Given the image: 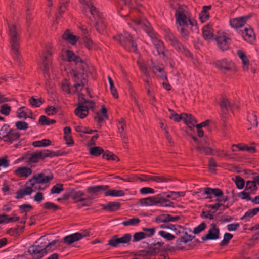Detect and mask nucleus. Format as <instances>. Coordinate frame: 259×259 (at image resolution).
<instances>
[{"instance_id":"nucleus-1","label":"nucleus","mask_w":259,"mask_h":259,"mask_svg":"<svg viewBox=\"0 0 259 259\" xmlns=\"http://www.w3.org/2000/svg\"><path fill=\"white\" fill-rule=\"evenodd\" d=\"M61 57L63 60L73 62L76 66L69 72L68 76L74 82V88L80 92L87 83V75L84 71L88 64L73 51L69 50H62Z\"/></svg>"},{"instance_id":"nucleus-2","label":"nucleus","mask_w":259,"mask_h":259,"mask_svg":"<svg viewBox=\"0 0 259 259\" xmlns=\"http://www.w3.org/2000/svg\"><path fill=\"white\" fill-rule=\"evenodd\" d=\"M175 18L177 27L181 36L187 39L189 36L188 28L189 26L197 28L196 20L191 18L187 7L185 6H180L176 11Z\"/></svg>"},{"instance_id":"nucleus-3","label":"nucleus","mask_w":259,"mask_h":259,"mask_svg":"<svg viewBox=\"0 0 259 259\" xmlns=\"http://www.w3.org/2000/svg\"><path fill=\"white\" fill-rule=\"evenodd\" d=\"M81 4L82 11L84 13L89 12L96 20V29L100 33H103L107 27L106 22L103 17V15L101 13L98 9L96 7V2L95 0H79Z\"/></svg>"},{"instance_id":"nucleus-4","label":"nucleus","mask_w":259,"mask_h":259,"mask_svg":"<svg viewBox=\"0 0 259 259\" xmlns=\"http://www.w3.org/2000/svg\"><path fill=\"white\" fill-rule=\"evenodd\" d=\"M129 25H134L136 26H145L147 27L149 31V36L151 37L152 42L156 48L159 55H161L163 57L165 56V49L163 42L160 40L159 36L155 33L151 32L150 27H148L149 23L145 19L139 20L134 19L132 20V23H128Z\"/></svg>"},{"instance_id":"nucleus-5","label":"nucleus","mask_w":259,"mask_h":259,"mask_svg":"<svg viewBox=\"0 0 259 259\" xmlns=\"http://www.w3.org/2000/svg\"><path fill=\"white\" fill-rule=\"evenodd\" d=\"M114 39L128 51L137 53V44L135 38L128 32H124L123 34L116 35L114 37Z\"/></svg>"},{"instance_id":"nucleus-6","label":"nucleus","mask_w":259,"mask_h":259,"mask_svg":"<svg viewBox=\"0 0 259 259\" xmlns=\"http://www.w3.org/2000/svg\"><path fill=\"white\" fill-rule=\"evenodd\" d=\"M57 240H53L47 245H34L29 247L28 252L32 255L33 258L38 259L41 258L47 253L48 251L51 249L52 246L57 242Z\"/></svg>"},{"instance_id":"nucleus-7","label":"nucleus","mask_w":259,"mask_h":259,"mask_svg":"<svg viewBox=\"0 0 259 259\" xmlns=\"http://www.w3.org/2000/svg\"><path fill=\"white\" fill-rule=\"evenodd\" d=\"M9 34L13 57L19 60V37L16 27L14 25H9Z\"/></svg>"},{"instance_id":"nucleus-8","label":"nucleus","mask_w":259,"mask_h":259,"mask_svg":"<svg viewBox=\"0 0 259 259\" xmlns=\"http://www.w3.org/2000/svg\"><path fill=\"white\" fill-rule=\"evenodd\" d=\"M164 36L166 40L179 52L182 53L186 56L190 55V52L180 43L177 37L169 29H166L164 32Z\"/></svg>"},{"instance_id":"nucleus-9","label":"nucleus","mask_w":259,"mask_h":259,"mask_svg":"<svg viewBox=\"0 0 259 259\" xmlns=\"http://www.w3.org/2000/svg\"><path fill=\"white\" fill-rule=\"evenodd\" d=\"M204 193L208 195L205 199L212 198L211 195H213L217 197L215 200L218 203H225L228 200V196L223 195L222 191L218 188H211L210 187H206L204 189Z\"/></svg>"},{"instance_id":"nucleus-10","label":"nucleus","mask_w":259,"mask_h":259,"mask_svg":"<svg viewBox=\"0 0 259 259\" xmlns=\"http://www.w3.org/2000/svg\"><path fill=\"white\" fill-rule=\"evenodd\" d=\"M53 178L52 175H46L44 173L37 174L30 179L26 184H30L31 186H35L36 184H48Z\"/></svg>"},{"instance_id":"nucleus-11","label":"nucleus","mask_w":259,"mask_h":259,"mask_svg":"<svg viewBox=\"0 0 259 259\" xmlns=\"http://www.w3.org/2000/svg\"><path fill=\"white\" fill-rule=\"evenodd\" d=\"M154 206L173 207L174 203L168 200L167 192H163L153 196Z\"/></svg>"},{"instance_id":"nucleus-12","label":"nucleus","mask_w":259,"mask_h":259,"mask_svg":"<svg viewBox=\"0 0 259 259\" xmlns=\"http://www.w3.org/2000/svg\"><path fill=\"white\" fill-rule=\"evenodd\" d=\"M239 33L246 41L252 43L255 39V34L252 28L249 25L244 27L243 29H240Z\"/></svg>"},{"instance_id":"nucleus-13","label":"nucleus","mask_w":259,"mask_h":259,"mask_svg":"<svg viewBox=\"0 0 259 259\" xmlns=\"http://www.w3.org/2000/svg\"><path fill=\"white\" fill-rule=\"evenodd\" d=\"M89 235V232L87 231H83L81 233L77 232L65 236L63 238V241L65 244L70 245L72 243L80 240L83 237Z\"/></svg>"},{"instance_id":"nucleus-14","label":"nucleus","mask_w":259,"mask_h":259,"mask_svg":"<svg viewBox=\"0 0 259 259\" xmlns=\"http://www.w3.org/2000/svg\"><path fill=\"white\" fill-rule=\"evenodd\" d=\"M69 195L75 202L79 203L78 205L81 207L89 205L87 200L82 197L84 193L81 191L73 190L70 192Z\"/></svg>"},{"instance_id":"nucleus-15","label":"nucleus","mask_w":259,"mask_h":259,"mask_svg":"<svg viewBox=\"0 0 259 259\" xmlns=\"http://www.w3.org/2000/svg\"><path fill=\"white\" fill-rule=\"evenodd\" d=\"M218 47L222 51H225L229 49L230 44V38L224 33H220L215 37Z\"/></svg>"},{"instance_id":"nucleus-16","label":"nucleus","mask_w":259,"mask_h":259,"mask_svg":"<svg viewBox=\"0 0 259 259\" xmlns=\"http://www.w3.org/2000/svg\"><path fill=\"white\" fill-rule=\"evenodd\" d=\"M52 53L50 51L47 50L46 53L42 54V65L44 76L46 78H49V69L51 63V56Z\"/></svg>"},{"instance_id":"nucleus-17","label":"nucleus","mask_w":259,"mask_h":259,"mask_svg":"<svg viewBox=\"0 0 259 259\" xmlns=\"http://www.w3.org/2000/svg\"><path fill=\"white\" fill-rule=\"evenodd\" d=\"M220 106L221 109V116L223 118H227L228 113L231 110L234 106L231 101L228 99L222 97L220 102Z\"/></svg>"},{"instance_id":"nucleus-18","label":"nucleus","mask_w":259,"mask_h":259,"mask_svg":"<svg viewBox=\"0 0 259 259\" xmlns=\"http://www.w3.org/2000/svg\"><path fill=\"white\" fill-rule=\"evenodd\" d=\"M51 156V152L49 150H44L32 153L29 158L28 161L30 163H36L40 159H42Z\"/></svg>"},{"instance_id":"nucleus-19","label":"nucleus","mask_w":259,"mask_h":259,"mask_svg":"<svg viewBox=\"0 0 259 259\" xmlns=\"http://www.w3.org/2000/svg\"><path fill=\"white\" fill-rule=\"evenodd\" d=\"M219 229L216 227L215 224H212L207 234L202 237V240L204 241L208 240H217L219 238Z\"/></svg>"},{"instance_id":"nucleus-20","label":"nucleus","mask_w":259,"mask_h":259,"mask_svg":"<svg viewBox=\"0 0 259 259\" xmlns=\"http://www.w3.org/2000/svg\"><path fill=\"white\" fill-rule=\"evenodd\" d=\"M250 18V15H247L231 19L230 20V25L232 28H241Z\"/></svg>"},{"instance_id":"nucleus-21","label":"nucleus","mask_w":259,"mask_h":259,"mask_svg":"<svg viewBox=\"0 0 259 259\" xmlns=\"http://www.w3.org/2000/svg\"><path fill=\"white\" fill-rule=\"evenodd\" d=\"M216 66L220 69H224L227 71H232L235 69L234 63L226 59L218 61L216 63Z\"/></svg>"},{"instance_id":"nucleus-22","label":"nucleus","mask_w":259,"mask_h":259,"mask_svg":"<svg viewBox=\"0 0 259 259\" xmlns=\"http://www.w3.org/2000/svg\"><path fill=\"white\" fill-rule=\"evenodd\" d=\"M13 172L18 177L26 178L32 174V170L29 167L22 166L18 167Z\"/></svg>"},{"instance_id":"nucleus-23","label":"nucleus","mask_w":259,"mask_h":259,"mask_svg":"<svg viewBox=\"0 0 259 259\" xmlns=\"http://www.w3.org/2000/svg\"><path fill=\"white\" fill-rule=\"evenodd\" d=\"M109 189V186L107 185H97L89 187L87 188V191L92 195H98L100 194L102 191H106Z\"/></svg>"},{"instance_id":"nucleus-24","label":"nucleus","mask_w":259,"mask_h":259,"mask_svg":"<svg viewBox=\"0 0 259 259\" xmlns=\"http://www.w3.org/2000/svg\"><path fill=\"white\" fill-rule=\"evenodd\" d=\"M151 69L153 73L157 76L163 79H166V76L162 67L157 66L151 61Z\"/></svg>"},{"instance_id":"nucleus-25","label":"nucleus","mask_w":259,"mask_h":259,"mask_svg":"<svg viewBox=\"0 0 259 259\" xmlns=\"http://www.w3.org/2000/svg\"><path fill=\"white\" fill-rule=\"evenodd\" d=\"M101 207L103 210L113 212L120 208V204L118 202H109L105 204H101Z\"/></svg>"},{"instance_id":"nucleus-26","label":"nucleus","mask_w":259,"mask_h":259,"mask_svg":"<svg viewBox=\"0 0 259 259\" xmlns=\"http://www.w3.org/2000/svg\"><path fill=\"white\" fill-rule=\"evenodd\" d=\"M63 39L71 45H75L79 39V37L74 35L69 30H66L62 35Z\"/></svg>"},{"instance_id":"nucleus-27","label":"nucleus","mask_w":259,"mask_h":259,"mask_svg":"<svg viewBox=\"0 0 259 259\" xmlns=\"http://www.w3.org/2000/svg\"><path fill=\"white\" fill-rule=\"evenodd\" d=\"M202 34L205 40H209L212 39L213 36V29L212 25L207 24L204 26L202 29Z\"/></svg>"},{"instance_id":"nucleus-28","label":"nucleus","mask_w":259,"mask_h":259,"mask_svg":"<svg viewBox=\"0 0 259 259\" xmlns=\"http://www.w3.org/2000/svg\"><path fill=\"white\" fill-rule=\"evenodd\" d=\"M163 243L158 242L155 244H152L148 247L147 252L149 255L154 256L157 254L160 251V247L162 246Z\"/></svg>"},{"instance_id":"nucleus-29","label":"nucleus","mask_w":259,"mask_h":259,"mask_svg":"<svg viewBox=\"0 0 259 259\" xmlns=\"http://www.w3.org/2000/svg\"><path fill=\"white\" fill-rule=\"evenodd\" d=\"M182 119L190 128L195 126L197 123L196 119L191 115L187 113L181 114Z\"/></svg>"},{"instance_id":"nucleus-30","label":"nucleus","mask_w":259,"mask_h":259,"mask_svg":"<svg viewBox=\"0 0 259 259\" xmlns=\"http://www.w3.org/2000/svg\"><path fill=\"white\" fill-rule=\"evenodd\" d=\"M8 133L6 136L7 137L4 140L5 142L11 143L14 141L17 140L20 137L19 133L16 130H12L10 128Z\"/></svg>"},{"instance_id":"nucleus-31","label":"nucleus","mask_w":259,"mask_h":259,"mask_svg":"<svg viewBox=\"0 0 259 259\" xmlns=\"http://www.w3.org/2000/svg\"><path fill=\"white\" fill-rule=\"evenodd\" d=\"M75 114L81 119L84 118L88 114L89 111L86 106L78 105L74 111Z\"/></svg>"},{"instance_id":"nucleus-32","label":"nucleus","mask_w":259,"mask_h":259,"mask_svg":"<svg viewBox=\"0 0 259 259\" xmlns=\"http://www.w3.org/2000/svg\"><path fill=\"white\" fill-rule=\"evenodd\" d=\"M61 88L62 90L64 92L68 94H74L79 91L76 89V88H74V85L73 87H70V84L68 81L66 80H64L61 84Z\"/></svg>"},{"instance_id":"nucleus-33","label":"nucleus","mask_w":259,"mask_h":259,"mask_svg":"<svg viewBox=\"0 0 259 259\" xmlns=\"http://www.w3.org/2000/svg\"><path fill=\"white\" fill-rule=\"evenodd\" d=\"M69 0H61L59 2L58 11L56 14L57 19L60 17L62 14H63L66 10Z\"/></svg>"},{"instance_id":"nucleus-34","label":"nucleus","mask_w":259,"mask_h":259,"mask_svg":"<svg viewBox=\"0 0 259 259\" xmlns=\"http://www.w3.org/2000/svg\"><path fill=\"white\" fill-rule=\"evenodd\" d=\"M258 212H259V207L249 209L245 212L244 215L241 218V220H244L245 222H247L250 218L256 215Z\"/></svg>"},{"instance_id":"nucleus-35","label":"nucleus","mask_w":259,"mask_h":259,"mask_svg":"<svg viewBox=\"0 0 259 259\" xmlns=\"http://www.w3.org/2000/svg\"><path fill=\"white\" fill-rule=\"evenodd\" d=\"M105 196H112V197H120L123 196L125 195V193L123 190H110L108 189L106 190L104 193Z\"/></svg>"},{"instance_id":"nucleus-36","label":"nucleus","mask_w":259,"mask_h":259,"mask_svg":"<svg viewBox=\"0 0 259 259\" xmlns=\"http://www.w3.org/2000/svg\"><path fill=\"white\" fill-rule=\"evenodd\" d=\"M193 239V237L191 235H188L187 233H185V235L181 237L176 241V247L178 249H182L183 247H180L181 243H187L188 242L191 241Z\"/></svg>"},{"instance_id":"nucleus-37","label":"nucleus","mask_w":259,"mask_h":259,"mask_svg":"<svg viewBox=\"0 0 259 259\" xmlns=\"http://www.w3.org/2000/svg\"><path fill=\"white\" fill-rule=\"evenodd\" d=\"M233 147H237L240 151H246L251 153H253L256 152L255 147L253 146H249L247 145H233Z\"/></svg>"},{"instance_id":"nucleus-38","label":"nucleus","mask_w":259,"mask_h":259,"mask_svg":"<svg viewBox=\"0 0 259 259\" xmlns=\"http://www.w3.org/2000/svg\"><path fill=\"white\" fill-rule=\"evenodd\" d=\"M257 189V188L256 185L253 180L252 181H248L246 182L245 191L250 192L251 193H254Z\"/></svg>"},{"instance_id":"nucleus-39","label":"nucleus","mask_w":259,"mask_h":259,"mask_svg":"<svg viewBox=\"0 0 259 259\" xmlns=\"http://www.w3.org/2000/svg\"><path fill=\"white\" fill-rule=\"evenodd\" d=\"M139 204L141 206H154L153 196L140 199Z\"/></svg>"},{"instance_id":"nucleus-40","label":"nucleus","mask_w":259,"mask_h":259,"mask_svg":"<svg viewBox=\"0 0 259 259\" xmlns=\"http://www.w3.org/2000/svg\"><path fill=\"white\" fill-rule=\"evenodd\" d=\"M140 220L138 218H133L127 220L123 221L122 224L124 226H136L139 225Z\"/></svg>"},{"instance_id":"nucleus-41","label":"nucleus","mask_w":259,"mask_h":259,"mask_svg":"<svg viewBox=\"0 0 259 259\" xmlns=\"http://www.w3.org/2000/svg\"><path fill=\"white\" fill-rule=\"evenodd\" d=\"M39 123L42 125H50L56 123L54 119H50L45 115H41L39 117Z\"/></svg>"},{"instance_id":"nucleus-42","label":"nucleus","mask_w":259,"mask_h":259,"mask_svg":"<svg viewBox=\"0 0 259 259\" xmlns=\"http://www.w3.org/2000/svg\"><path fill=\"white\" fill-rule=\"evenodd\" d=\"M51 141L49 139H44L40 141H36L32 143V145L35 147H46L51 145Z\"/></svg>"},{"instance_id":"nucleus-43","label":"nucleus","mask_w":259,"mask_h":259,"mask_svg":"<svg viewBox=\"0 0 259 259\" xmlns=\"http://www.w3.org/2000/svg\"><path fill=\"white\" fill-rule=\"evenodd\" d=\"M29 102L30 104L32 107H39L44 102V100L41 98H35L34 97H32L30 99H29Z\"/></svg>"},{"instance_id":"nucleus-44","label":"nucleus","mask_w":259,"mask_h":259,"mask_svg":"<svg viewBox=\"0 0 259 259\" xmlns=\"http://www.w3.org/2000/svg\"><path fill=\"white\" fill-rule=\"evenodd\" d=\"M185 193L184 192H174L169 191L167 192V198H171L173 200H176L177 198L184 196Z\"/></svg>"},{"instance_id":"nucleus-45","label":"nucleus","mask_w":259,"mask_h":259,"mask_svg":"<svg viewBox=\"0 0 259 259\" xmlns=\"http://www.w3.org/2000/svg\"><path fill=\"white\" fill-rule=\"evenodd\" d=\"M90 153L94 156H98L104 153V150L100 147L95 146L90 149Z\"/></svg>"},{"instance_id":"nucleus-46","label":"nucleus","mask_w":259,"mask_h":259,"mask_svg":"<svg viewBox=\"0 0 259 259\" xmlns=\"http://www.w3.org/2000/svg\"><path fill=\"white\" fill-rule=\"evenodd\" d=\"M17 116L19 118H24L31 117L27 114V112L25 111V107H21L19 108L17 111Z\"/></svg>"},{"instance_id":"nucleus-47","label":"nucleus","mask_w":259,"mask_h":259,"mask_svg":"<svg viewBox=\"0 0 259 259\" xmlns=\"http://www.w3.org/2000/svg\"><path fill=\"white\" fill-rule=\"evenodd\" d=\"M171 179L167 176H153V181L157 183H166L170 181Z\"/></svg>"},{"instance_id":"nucleus-48","label":"nucleus","mask_w":259,"mask_h":259,"mask_svg":"<svg viewBox=\"0 0 259 259\" xmlns=\"http://www.w3.org/2000/svg\"><path fill=\"white\" fill-rule=\"evenodd\" d=\"M131 235L130 234H125L121 237L117 236V240L119 244L128 243L131 239Z\"/></svg>"},{"instance_id":"nucleus-49","label":"nucleus","mask_w":259,"mask_h":259,"mask_svg":"<svg viewBox=\"0 0 259 259\" xmlns=\"http://www.w3.org/2000/svg\"><path fill=\"white\" fill-rule=\"evenodd\" d=\"M131 235L130 234H125L121 237L117 236V240L119 244L128 243L131 239Z\"/></svg>"},{"instance_id":"nucleus-50","label":"nucleus","mask_w":259,"mask_h":259,"mask_svg":"<svg viewBox=\"0 0 259 259\" xmlns=\"http://www.w3.org/2000/svg\"><path fill=\"white\" fill-rule=\"evenodd\" d=\"M103 157L108 160H119V158L115 155L108 151H106L103 153Z\"/></svg>"},{"instance_id":"nucleus-51","label":"nucleus","mask_w":259,"mask_h":259,"mask_svg":"<svg viewBox=\"0 0 259 259\" xmlns=\"http://www.w3.org/2000/svg\"><path fill=\"white\" fill-rule=\"evenodd\" d=\"M142 230L143 231L145 237H150L154 235L156 231L155 228H143Z\"/></svg>"},{"instance_id":"nucleus-52","label":"nucleus","mask_w":259,"mask_h":259,"mask_svg":"<svg viewBox=\"0 0 259 259\" xmlns=\"http://www.w3.org/2000/svg\"><path fill=\"white\" fill-rule=\"evenodd\" d=\"M19 211L21 213H25V214L33 209L30 204H24L19 206Z\"/></svg>"},{"instance_id":"nucleus-53","label":"nucleus","mask_w":259,"mask_h":259,"mask_svg":"<svg viewBox=\"0 0 259 259\" xmlns=\"http://www.w3.org/2000/svg\"><path fill=\"white\" fill-rule=\"evenodd\" d=\"M62 191H63V184L58 183L52 188L51 194H59Z\"/></svg>"},{"instance_id":"nucleus-54","label":"nucleus","mask_w":259,"mask_h":259,"mask_svg":"<svg viewBox=\"0 0 259 259\" xmlns=\"http://www.w3.org/2000/svg\"><path fill=\"white\" fill-rule=\"evenodd\" d=\"M158 234L162 237L165 238V239L168 241L172 240L175 238V236L173 235L172 234L163 230L159 231Z\"/></svg>"},{"instance_id":"nucleus-55","label":"nucleus","mask_w":259,"mask_h":259,"mask_svg":"<svg viewBox=\"0 0 259 259\" xmlns=\"http://www.w3.org/2000/svg\"><path fill=\"white\" fill-rule=\"evenodd\" d=\"M10 127L7 125H3L0 130V139L3 141L6 138L7 135L9 133Z\"/></svg>"},{"instance_id":"nucleus-56","label":"nucleus","mask_w":259,"mask_h":259,"mask_svg":"<svg viewBox=\"0 0 259 259\" xmlns=\"http://www.w3.org/2000/svg\"><path fill=\"white\" fill-rule=\"evenodd\" d=\"M237 187L239 189H242L244 186V180L240 176H237L234 180Z\"/></svg>"},{"instance_id":"nucleus-57","label":"nucleus","mask_w":259,"mask_h":259,"mask_svg":"<svg viewBox=\"0 0 259 259\" xmlns=\"http://www.w3.org/2000/svg\"><path fill=\"white\" fill-rule=\"evenodd\" d=\"M248 121L250 123L251 125L254 127L257 125V117L253 113H250L247 116Z\"/></svg>"},{"instance_id":"nucleus-58","label":"nucleus","mask_w":259,"mask_h":259,"mask_svg":"<svg viewBox=\"0 0 259 259\" xmlns=\"http://www.w3.org/2000/svg\"><path fill=\"white\" fill-rule=\"evenodd\" d=\"M212 154L221 158L229 156V155L226 151L222 150H213Z\"/></svg>"},{"instance_id":"nucleus-59","label":"nucleus","mask_w":259,"mask_h":259,"mask_svg":"<svg viewBox=\"0 0 259 259\" xmlns=\"http://www.w3.org/2000/svg\"><path fill=\"white\" fill-rule=\"evenodd\" d=\"M196 150L200 153H203L205 155L212 154L213 151L209 148L201 146H197L196 147Z\"/></svg>"},{"instance_id":"nucleus-60","label":"nucleus","mask_w":259,"mask_h":259,"mask_svg":"<svg viewBox=\"0 0 259 259\" xmlns=\"http://www.w3.org/2000/svg\"><path fill=\"white\" fill-rule=\"evenodd\" d=\"M144 235V232H139L134 233L133 235V242H138L145 238Z\"/></svg>"},{"instance_id":"nucleus-61","label":"nucleus","mask_w":259,"mask_h":259,"mask_svg":"<svg viewBox=\"0 0 259 259\" xmlns=\"http://www.w3.org/2000/svg\"><path fill=\"white\" fill-rule=\"evenodd\" d=\"M10 111L11 107L7 104H3L1 106L0 112L2 114L7 116L10 114Z\"/></svg>"},{"instance_id":"nucleus-62","label":"nucleus","mask_w":259,"mask_h":259,"mask_svg":"<svg viewBox=\"0 0 259 259\" xmlns=\"http://www.w3.org/2000/svg\"><path fill=\"white\" fill-rule=\"evenodd\" d=\"M15 126L17 130H25L28 128V124L24 121H17L15 123Z\"/></svg>"},{"instance_id":"nucleus-63","label":"nucleus","mask_w":259,"mask_h":259,"mask_svg":"<svg viewBox=\"0 0 259 259\" xmlns=\"http://www.w3.org/2000/svg\"><path fill=\"white\" fill-rule=\"evenodd\" d=\"M233 237V235L229 233H225L224 235V238L223 240L221 242L220 245L221 246H224L228 243L230 240L232 239Z\"/></svg>"},{"instance_id":"nucleus-64","label":"nucleus","mask_w":259,"mask_h":259,"mask_svg":"<svg viewBox=\"0 0 259 259\" xmlns=\"http://www.w3.org/2000/svg\"><path fill=\"white\" fill-rule=\"evenodd\" d=\"M206 227V225L204 222L201 223L198 226L195 227L193 230L194 234H199L203 231Z\"/></svg>"}]
</instances>
